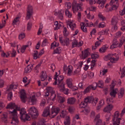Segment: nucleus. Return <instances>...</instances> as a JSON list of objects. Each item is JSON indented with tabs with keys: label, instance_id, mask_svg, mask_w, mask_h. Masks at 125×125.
Here are the masks:
<instances>
[{
	"label": "nucleus",
	"instance_id": "1",
	"mask_svg": "<svg viewBox=\"0 0 125 125\" xmlns=\"http://www.w3.org/2000/svg\"><path fill=\"white\" fill-rule=\"evenodd\" d=\"M9 114L12 116V120L10 122L11 125H17L19 121L17 113L15 110L12 111H9Z\"/></svg>",
	"mask_w": 125,
	"mask_h": 125
},
{
	"label": "nucleus",
	"instance_id": "2",
	"mask_svg": "<svg viewBox=\"0 0 125 125\" xmlns=\"http://www.w3.org/2000/svg\"><path fill=\"white\" fill-rule=\"evenodd\" d=\"M20 118L22 121L25 122L26 120H30V116L26 114L25 109L22 108L20 112Z\"/></svg>",
	"mask_w": 125,
	"mask_h": 125
},
{
	"label": "nucleus",
	"instance_id": "3",
	"mask_svg": "<svg viewBox=\"0 0 125 125\" xmlns=\"http://www.w3.org/2000/svg\"><path fill=\"white\" fill-rule=\"evenodd\" d=\"M82 5L83 4L82 3L79 4L77 3L75 0H74L72 3V9L73 13H74V11H77L78 10L82 11L83 8L81 7Z\"/></svg>",
	"mask_w": 125,
	"mask_h": 125
},
{
	"label": "nucleus",
	"instance_id": "4",
	"mask_svg": "<svg viewBox=\"0 0 125 125\" xmlns=\"http://www.w3.org/2000/svg\"><path fill=\"white\" fill-rule=\"evenodd\" d=\"M28 111L29 114L31 115L32 118H36L39 115L38 110L34 107H31Z\"/></svg>",
	"mask_w": 125,
	"mask_h": 125
},
{
	"label": "nucleus",
	"instance_id": "5",
	"mask_svg": "<svg viewBox=\"0 0 125 125\" xmlns=\"http://www.w3.org/2000/svg\"><path fill=\"white\" fill-rule=\"evenodd\" d=\"M60 109L58 107L55 108L52 107L51 109V111L50 116L53 118L59 113Z\"/></svg>",
	"mask_w": 125,
	"mask_h": 125
},
{
	"label": "nucleus",
	"instance_id": "6",
	"mask_svg": "<svg viewBox=\"0 0 125 125\" xmlns=\"http://www.w3.org/2000/svg\"><path fill=\"white\" fill-rule=\"evenodd\" d=\"M119 116V113L118 111H116L113 116V123H120V120L121 119L118 118Z\"/></svg>",
	"mask_w": 125,
	"mask_h": 125
},
{
	"label": "nucleus",
	"instance_id": "7",
	"mask_svg": "<svg viewBox=\"0 0 125 125\" xmlns=\"http://www.w3.org/2000/svg\"><path fill=\"white\" fill-rule=\"evenodd\" d=\"M32 11L33 9L32 7L31 6H29L27 8V14L26 17L27 20L30 19L31 16L32 14Z\"/></svg>",
	"mask_w": 125,
	"mask_h": 125
},
{
	"label": "nucleus",
	"instance_id": "8",
	"mask_svg": "<svg viewBox=\"0 0 125 125\" xmlns=\"http://www.w3.org/2000/svg\"><path fill=\"white\" fill-rule=\"evenodd\" d=\"M67 27L69 25L72 31H74L76 28V24L73 23V20H69L68 21H67Z\"/></svg>",
	"mask_w": 125,
	"mask_h": 125
},
{
	"label": "nucleus",
	"instance_id": "9",
	"mask_svg": "<svg viewBox=\"0 0 125 125\" xmlns=\"http://www.w3.org/2000/svg\"><path fill=\"white\" fill-rule=\"evenodd\" d=\"M7 109L10 108V109H13V110H15L17 112V110H18L20 111V108L18 107L17 106H16L15 104L14 103H10L7 105L6 107Z\"/></svg>",
	"mask_w": 125,
	"mask_h": 125
},
{
	"label": "nucleus",
	"instance_id": "10",
	"mask_svg": "<svg viewBox=\"0 0 125 125\" xmlns=\"http://www.w3.org/2000/svg\"><path fill=\"white\" fill-rule=\"evenodd\" d=\"M20 97L22 102L25 103L26 102L27 98L26 94L24 89H22L20 91Z\"/></svg>",
	"mask_w": 125,
	"mask_h": 125
},
{
	"label": "nucleus",
	"instance_id": "11",
	"mask_svg": "<svg viewBox=\"0 0 125 125\" xmlns=\"http://www.w3.org/2000/svg\"><path fill=\"white\" fill-rule=\"evenodd\" d=\"M119 43V42L117 41V39L116 38H114L113 41V44L111 46L110 48L113 49L114 48L117 47V45Z\"/></svg>",
	"mask_w": 125,
	"mask_h": 125
},
{
	"label": "nucleus",
	"instance_id": "12",
	"mask_svg": "<svg viewBox=\"0 0 125 125\" xmlns=\"http://www.w3.org/2000/svg\"><path fill=\"white\" fill-rule=\"evenodd\" d=\"M113 108V106L112 105L110 104L105 107L103 109V111L105 112H109Z\"/></svg>",
	"mask_w": 125,
	"mask_h": 125
},
{
	"label": "nucleus",
	"instance_id": "13",
	"mask_svg": "<svg viewBox=\"0 0 125 125\" xmlns=\"http://www.w3.org/2000/svg\"><path fill=\"white\" fill-rule=\"evenodd\" d=\"M76 100L74 97L69 98L67 100V103L68 104H73L75 103Z\"/></svg>",
	"mask_w": 125,
	"mask_h": 125
},
{
	"label": "nucleus",
	"instance_id": "14",
	"mask_svg": "<svg viewBox=\"0 0 125 125\" xmlns=\"http://www.w3.org/2000/svg\"><path fill=\"white\" fill-rule=\"evenodd\" d=\"M89 48H87L84 50V53H83V51H82V52L83 54L82 59H84L85 58L88 57V55L90 54L89 50Z\"/></svg>",
	"mask_w": 125,
	"mask_h": 125
},
{
	"label": "nucleus",
	"instance_id": "15",
	"mask_svg": "<svg viewBox=\"0 0 125 125\" xmlns=\"http://www.w3.org/2000/svg\"><path fill=\"white\" fill-rule=\"evenodd\" d=\"M83 25L85 26L86 27H91L93 25V23L91 22H89L88 20H85L84 22L82 23Z\"/></svg>",
	"mask_w": 125,
	"mask_h": 125
},
{
	"label": "nucleus",
	"instance_id": "16",
	"mask_svg": "<svg viewBox=\"0 0 125 125\" xmlns=\"http://www.w3.org/2000/svg\"><path fill=\"white\" fill-rule=\"evenodd\" d=\"M40 77L42 81H45L47 78L46 72L43 71H42Z\"/></svg>",
	"mask_w": 125,
	"mask_h": 125
},
{
	"label": "nucleus",
	"instance_id": "17",
	"mask_svg": "<svg viewBox=\"0 0 125 125\" xmlns=\"http://www.w3.org/2000/svg\"><path fill=\"white\" fill-rule=\"evenodd\" d=\"M94 98L92 96H88L85 98L84 102L88 103H90L93 102Z\"/></svg>",
	"mask_w": 125,
	"mask_h": 125
},
{
	"label": "nucleus",
	"instance_id": "18",
	"mask_svg": "<svg viewBox=\"0 0 125 125\" xmlns=\"http://www.w3.org/2000/svg\"><path fill=\"white\" fill-rule=\"evenodd\" d=\"M50 108L49 107H47L44 111L42 115L44 117H47L50 114Z\"/></svg>",
	"mask_w": 125,
	"mask_h": 125
},
{
	"label": "nucleus",
	"instance_id": "19",
	"mask_svg": "<svg viewBox=\"0 0 125 125\" xmlns=\"http://www.w3.org/2000/svg\"><path fill=\"white\" fill-rule=\"evenodd\" d=\"M95 86H91V85H90L87 87L83 91V93L84 94H85L86 93L89 92L92 89L93 90H95Z\"/></svg>",
	"mask_w": 125,
	"mask_h": 125
},
{
	"label": "nucleus",
	"instance_id": "20",
	"mask_svg": "<svg viewBox=\"0 0 125 125\" xmlns=\"http://www.w3.org/2000/svg\"><path fill=\"white\" fill-rule=\"evenodd\" d=\"M69 44V39L67 38H66L62 42V45L65 46V45L67 46H68Z\"/></svg>",
	"mask_w": 125,
	"mask_h": 125
},
{
	"label": "nucleus",
	"instance_id": "21",
	"mask_svg": "<svg viewBox=\"0 0 125 125\" xmlns=\"http://www.w3.org/2000/svg\"><path fill=\"white\" fill-rule=\"evenodd\" d=\"M3 116L2 117V122L5 123H7L8 122L7 119L8 118V113L5 112L3 114Z\"/></svg>",
	"mask_w": 125,
	"mask_h": 125
},
{
	"label": "nucleus",
	"instance_id": "22",
	"mask_svg": "<svg viewBox=\"0 0 125 125\" xmlns=\"http://www.w3.org/2000/svg\"><path fill=\"white\" fill-rule=\"evenodd\" d=\"M108 46L107 44L105 45L101 48L99 50V52L101 53H103L105 52L107 49Z\"/></svg>",
	"mask_w": 125,
	"mask_h": 125
},
{
	"label": "nucleus",
	"instance_id": "23",
	"mask_svg": "<svg viewBox=\"0 0 125 125\" xmlns=\"http://www.w3.org/2000/svg\"><path fill=\"white\" fill-rule=\"evenodd\" d=\"M65 84L63 82H62L58 83V87L59 89L61 91L63 89L65 88Z\"/></svg>",
	"mask_w": 125,
	"mask_h": 125
},
{
	"label": "nucleus",
	"instance_id": "24",
	"mask_svg": "<svg viewBox=\"0 0 125 125\" xmlns=\"http://www.w3.org/2000/svg\"><path fill=\"white\" fill-rule=\"evenodd\" d=\"M117 93V92L116 91V90L113 89L111 90L110 92V94L112 98H115V97Z\"/></svg>",
	"mask_w": 125,
	"mask_h": 125
},
{
	"label": "nucleus",
	"instance_id": "25",
	"mask_svg": "<svg viewBox=\"0 0 125 125\" xmlns=\"http://www.w3.org/2000/svg\"><path fill=\"white\" fill-rule=\"evenodd\" d=\"M57 98L59 102L61 103H63L65 101V99L64 97L60 96H58Z\"/></svg>",
	"mask_w": 125,
	"mask_h": 125
},
{
	"label": "nucleus",
	"instance_id": "26",
	"mask_svg": "<svg viewBox=\"0 0 125 125\" xmlns=\"http://www.w3.org/2000/svg\"><path fill=\"white\" fill-rule=\"evenodd\" d=\"M124 90L123 88H122L121 89L119 92L118 93V97L119 98H121L123 96L124 94Z\"/></svg>",
	"mask_w": 125,
	"mask_h": 125
},
{
	"label": "nucleus",
	"instance_id": "27",
	"mask_svg": "<svg viewBox=\"0 0 125 125\" xmlns=\"http://www.w3.org/2000/svg\"><path fill=\"white\" fill-rule=\"evenodd\" d=\"M72 80L71 78H68L66 80V84L67 85L68 87H69L72 86Z\"/></svg>",
	"mask_w": 125,
	"mask_h": 125
},
{
	"label": "nucleus",
	"instance_id": "28",
	"mask_svg": "<svg viewBox=\"0 0 125 125\" xmlns=\"http://www.w3.org/2000/svg\"><path fill=\"white\" fill-rule=\"evenodd\" d=\"M117 17L115 16H114L112 18L111 21V22L112 25H116L118 21H117Z\"/></svg>",
	"mask_w": 125,
	"mask_h": 125
},
{
	"label": "nucleus",
	"instance_id": "29",
	"mask_svg": "<svg viewBox=\"0 0 125 125\" xmlns=\"http://www.w3.org/2000/svg\"><path fill=\"white\" fill-rule=\"evenodd\" d=\"M95 124V125H105V122H102V119L97 120Z\"/></svg>",
	"mask_w": 125,
	"mask_h": 125
},
{
	"label": "nucleus",
	"instance_id": "30",
	"mask_svg": "<svg viewBox=\"0 0 125 125\" xmlns=\"http://www.w3.org/2000/svg\"><path fill=\"white\" fill-rule=\"evenodd\" d=\"M63 77L62 76H59L57 77H54V79H56L57 80L58 83L63 82Z\"/></svg>",
	"mask_w": 125,
	"mask_h": 125
},
{
	"label": "nucleus",
	"instance_id": "31",
	"mask_svg": "<svg viewBox=\"0 0 125 125\" xmlns=\"http://www.w3.org/2000/svg\"><path fill=\"white\" fill-rule=\"evenodd\" d=\"M62 50V48H61L58 47L54 50L53 54H59L61 52Z\"/></svg>",
	"mask_w": 125,
	"mask_h": 125
},
{
	"label": "nucleus",
	"instance_id": "32",
	"mask_svg": "<svg viewBox=\"0 0 125 125\" xmlns=\"http://www.w3.org/2000/svg\"><path fill=\"white\" fill-rule=\"evenodd\" d=\"M117 56H116L117 58H115V57H112V58L111 59V60L110 62L112 63H114L115 62L117 61L119 59V56L118 55H116Z\"/></svg>",
	"mask_w": 125,
	"mask_h": 125
},
{
	"label": "nucleus",
	"instance_id": "33",
	"mask_svg": "<svg viewBox=\"0 0 125 125\" xmlns=\"http://www.w3.org/2000/svg\"><path fill=\"white\" fill-rule=\"evenodd\" d=\"M97 84V86L100 88H103L104 85V83L102 80H99L98 81Z\"/></svg>",
	"mask_w": 125,
	"mask_h": 125
},
{
	"label": "nucleus",
	"instance_id": "34",
	"mask_svg": "<svg viewBox=\"0 0 125 125\" xmlns=\"http://www.w3.org/2000/svg\"><path fill=\"white\" fill-rule=\"evenodd\" d=\"M31 102H32L31 105H34L36 102V99L35 96L34 95L32 96L31 99Z\"/></svg>",
	"mask_w": 125,
	"mask_h": 125
},
{
	"label": "nucleus",
	"instance_id": "35",
	"mask_svg": "<svg viewBox=\"0 0 125 125\" xmlns=\"http://www.w3.org/2000/svg\"><path fill=\"white\" fill-rule=\"evenodd\" d=\"M65 125H69L70 124V117L68 116L66 119L65 121L64 122Z\"/></svg>",
	"mask_w": 125,
	"mask_h": 125
},
{
	"label": "nucleus",
	"instance_id": "36",
	"mask_svg": "<svg viewBox=\"0 0 125 125\" xmlns=\"http://www.w3.org/2000/svg\"><path fill=\"white\" fill-rule=\"evenodd\" d=\"M20 19V17H17L15 18L13 21L12 24L13 25L14 24H16L17 23H19L20 22L19 20Z\"/></svg>",
	"mask_w": 125,
	"mask_h": 125
},
{
	"label": "nucleus",
	"instance_id": "37",
	"mask_svg": "<svg viewBox=\"0 0 125 125\" xmlns=\"http://www.w3.org/2000/svg\"><path fill=\"white\" fill-rule=\"evenodd\" d=\"M115 1L116 2V4H114L112 6V9L113 10H116L118 6V1L115 0Z\"/></svg>",
	"mask_w": 125,
	"mask_h": 125
},
{
	"label": "nucleus",
	"instance_id": "38",
	"mask_svg": "<svg viewBox=\"0 0 125 125\" xmlns=\"http://www.w3.org/2000/svg\"><path fill=\"white\" fill-rule=\"evenodd\" d=\"M72 67L71 66H69L67 69V74L68 75H71V73L72 72Z\"/></svg>",
	"mask_w": 125,
	"mask_h": 125
},
{
	"label": "nucleus",
	"instance_id": "39",
	"mask_svg": "<svg viewBox=\"0 0 125 125\" xmlns=\"http://www.w3.org/2000/svg\"><path fill=\"white\" fill-rule=\"evenodd\" d=\"M108 33V30H105L99 32V34L100 35H107Z\"/></svg>",
	"mask_w": 125,
	"mask_h": 125
},
{
	"label": "nucleus",
	"instance_id": "40",
	"mask_svg": "<svg viewBox=\"0 0 125 125\" xmlns=\"http://www.w3.org/2000/svg\"><path fill=\"white\" fill-rule=\"evenodd\" d=\"M74 108L72 106H70L68 108V110L69 112L71 114H73L75 110Z\"/></svg>",
	"mask_w": 125,
	"mask_h": 125
},
{
	"label": "nucleus",
	"instance_id": "41",
	"mask_svg": "<svg viewBox=\"0 0 125 125\" xmlns=\"http://www.w3.org/2000/svg\"><path fill=\"white\" fill-rule=\"evenodd\" d=\"M112 54H108L107 55L105 56L104 59L106 61L109 60L110 61L112 57Z\"/></svg>",
	"mask_w": 125,
	"mask_h": 125
},
{
	"label": "nucleus",
	"instance_id": "42",
	"mask_svg": "<svg viewBox=\"0 0 125 125\" xmlns=\"http://www.w3.org/2000/svg\"><path fill=\"white\" fill-rule=\"evenodd\" d=\"M112 54H108L107 55L105 56L104 59L106 61L109 60L110 61L112 57Z\"/></svg>",
	"mask_w": 125,
	"mask_h": 125
},
{
	"label": "nucleus",
	"instance_id": "43",
	"mask_svg": "<svg viewBox=\"0 0 125 125\" xmlns=\"http://www.w3.org/2000/svg\"><path fill=\"white\" fill-rule=\"evenodd\" d=\"M87 103L85 102L84 101L82 102L79 105L80 107L81 108H84L87 105Z\"/></svg>",
	"mask_w": 125,
	"mask_h": 125
},
{
	"label": "nucleus",
	"instance_id": "44",
	"mask_svg": "<svg viewBox=\"0 0 125 125\" xmlns=\"http://www.w3.org/2000/svg\"><path fill=\"white\" fill-rule=\"evenodd\" d=\"M63 32L64 36L66 37L67 36L68 32H67V30L66 27H64Z\"/></svg>",
	"mask_w": 125,
	"mask_h": 125
},
{
	"label": "nucleus",
	"instance_id": "45",
	"mask_svg": "<svg viewBox=\"0 0 125 125\" xmlns=\"http://www.w3.org/2000/svg\"><path fill=\"white\" fill-rule=\"evenodd\" d=\"M55 93V92H53L52 93H51V94L50 96V99L52 101L54 100L55 99L56 94Z\"/></svg>",
	"mask_w": 125,
	"mask_h": 125
},
{
	"label": "nucleus",
	"instance_id": "46",
	"mask_svg": "<svg viewBox=\"0 0 125 125\" xmlns=\"http://www.w3.org/2000/svg\"><path fill=\"white\" fill-rule=\"evenodd\" d=\"M28 45H23L21 47V51L22 53H23L25 51V50L27 47L28 46Z\"/></svg>",
	"mask_w": 125,
	"mask_h": 125
},
{
	"label": "nucleus",
	"instance_id": "47",
	"mask_svg": "<svg viewBox=\"0 0 125 125\" xmlns=\"http://www.w3.org/2000/svg\"><path fill=\"white\" fill-rule=\"evenodd\" d=\"M66 15L69 18H70L72 16V14L68 10H66L65 11Z\"/></svg>",
	"mask_w": 125,
	"mask_h": 125
},
{
	"label": "nucleus",
	"instance_id": "48",
	"mask_svg": "<svg viewBox=\"0 0 125 125\" xmlns=\"http://www.w3.org/2000/svg\"><path fill=\"white\" fill-rule=\"evenodd\" d=\"M47 91L51 93H52L53 92H55L53 90V88L51 87H48L46 88Z\"/></svg>",
	"mask_w": 125,
	"mask_h": 125
},
{
	"label": "nucleus",
	"instance_id": "49",
	"mask_svg": "<svg viewBox=\"0 0 125 125\" xmlns=\"http://www.w3.org/2000/svg\"><path fill=\"white\" fill-rule=\"evenodd\" d=\"M91 56L92 59H95L99 57V55L96 54H92L91 55Z\"/></svg>",
	"mask_w": 125,
	"mask_h": 125
},
{
	"label": "nucleus",
	"instance_id": "50",
	"mask_svg": "<svg viewBox=\"0 0 125 125\" xmlns=\"http://www.w3.org/2000/svg\"><path fill=\"white\" fill-rule=\"evenodd\" d=\"M68 90H69L68 89L65 88H64V89H63L61 91V92H63L64 94H67L68 93Z\"/></svg>",
	"mask_w": 125,
	"mask_h": 125
},
{
	"label": "nucleus",
	"instance_id": "51",
	"mask_svg": "<svg viewBox=\"0 0 125 125\" xmlns=\"http://www.w3.org/2000/svg\"><path fill=\"white\" fill-rule=\"evenodd\" d=\"M38 125H45L44 120L42 119L39 121L38 123Z\"/></svg>",
	"mask_w": 125,
	"mask_h": 125
},
{
	"label": "nucleus",
	"instance_id": "52",
	"mask_svg": "<svg viewBox=\"0 0 125 125\" xmlns=\"http://www.w3.org/2000/svg\"><path fill=\"white\" fill-rule=\"evenodd\" d=\"M25 36V34L24 33H22L19 35V38L20 40H21Z\"/></svg>",
	"mask_w": 125,
	"mask_h": 125
},
{
	"label": "nucleus",
	"instance_id": "53",
	"mask_svg": "<svg viewBox=\"0 0 125 125\" xmlns=\"http://www.w3.org/2000/svg\"><path fill=\"white\" fill-rule=\"evenodd\" d=\"M59 18L61 20H62L63 19V14L60 11H59L58 13Z\"/></svg>",
	"mask_w": 125,
	"mask_h": 125
},
{
	"label": "nucleus",
	"instance_id": "54",
	"mask_svg": "<svg viewBox=\"0 0 125 125\" xmlns=\"http://www.w3.org/2000/svg\"><path fill=\"white\" fill-rule=\"evenodd\" d=\"M31 71V69L30 68V65H29L25 68V71L26 73L30 72Z\"/></svg>",
	"mask_w": 125,
	"mask_h": 125
},
{
	"label": "nucleus",
	"instance_id": "55",
	"mask_svg": "<svg viewBox=\"0 0 125 125\" xmlns=\"http://www.w3.org/2000/svg\"><path fill=\"white\" fill-rule=\"evenodd\" d=\"M122 34V33L120 31H119L116 33L115 37L116 38H118L120 37Z\"/></svg>",
	"mask_w": 125,
	"mask_h": 125
},
{
	"label": "nucleus",
	"instance_id": "56",
	"mask_svg": "<svg viewBox=\"0 0 125 125\" xmlns=\"http://www.w3.org/2000/svg\"><path fill=\"white\" fill-rule=\"evenodd\" d=\"M78 45L77 41L76 40H74L72 42V46L73 47H76Z\"/></svg>",
	"mask_w": 125,
	"mask_h": 125
},
{
	"label": "nucleus",
	"instance_id": "57",
	"mask_svg": "<svg viewBox=\"0 0 125 125\" xmlns=\"http://www.w3.org/2000/svg\"><path fill=\"white\" fill-rule=\"evenodd\" d=\"M73 91H75L78 89V88L77 87H76L75 86H73V85L72 86H71L70 87H69Z\"/></svg>",
	"mask_w": 125,
	"mask_h": 125
},
{
	"label": "nucleus",
	"instance_id": "58",
	"mask_svg": "<svg viewBox=\"0 0 125 125\" xmlns=\"http://www.w3.org/2000/svg\"><path fill=\"white\" fill-rule=\"evenodd\" d=\"M8 98L9 100H10L12 98V94L11 92L9 93L8 95Z\"/></svg>",
	"mask_w": 125,
	"mask_h": 125
},
{
	"label": "nucleus",
	"instance_id": "59",
	"mask_svg": "<svg viewBox=\"0 0 125 125\" xmlns=\"http://www.w3.org/2000/svg\"><path fill=\"white\" fill-rule=\"evenodd\" d=\"M81 29L83 31L86 32H87V30L86 28L85 27V26L83 25L81 27Z\"/></svg>",
	"mask_w": 125,
	"mask_h": 125
},
{
	"label": "nucleus",
	"instance_id": "60",
	"mask_svg": "<svg viewBox=\"0 0 125 125\" xmlns=\"http://www.w3.org/2000/svg\"><path fill=\"white\" fill-rule=\"evenodd\" d=\"M32 26V24L31 22H29L27 24V29L28 30H29L31 29Z\"/></svg>",
	"mask_w": 125,
	"mask_h": 125
},
{
	"label": "nucleus",
	"instance_id": "61",
	"mask_svg": "<svg viewBox=\"0 0 125 125\" xmlns=\"http://www.w3.org/2000/svg\"><path fill=\"white\" fill-rule=\"evenodd\" d=\"M62 23H59L58 24V25L57 26H56L55 28V30H57L58 29L60 28V27H62Z\"/></svg>",
	"mask_w": 125,
	"mask_h": 125
},
{
	"label": "nucleus",
	"instance_id": "62",
	"mask_svg": "<svg viewBox=\"0 0 125 125\" xmlns=\"http://www.w3.org/2000/svg\"><path fill=\"white\" fill-rule=\"evenodd\" d=\"M14 86L12 84H11L9 86L7 87V90L9 91L11 90V89H13Z\"/></svg>",
	"mask_w": 125,
	"mask_h": 125
},
{
	"label": "nucleus",
	"instance_id": "63",
	"mask_svg": "<svg viewBox=\"0 0 125 125\" xmlns=\"http://www.w3.org/2000/svg\"><path fill=\"white\" fill-rule=\"evenodd\" d=\"M12 52L11 53V57H14L15 56L16 54V51H15L13 49H12Z\"/></svg>",
	"mask_w": 125,
	"mask_h": 125
},
{
	"label": "nucleus",
	"instance_id": "64",
	"mask_svg": "<svg viewBox=\"0 0 125 125\" xmlns=\"http://www.w3.org/2000/svg\"><path fill=\"white\" fill-rule=\"evenodd\" d=\"M47 42V39H45L43 41L42 44V46H45L46 45V43Z\"/></svg>",
	"mask_w": 125,
	"mask_h": 125
}]
</instances>
